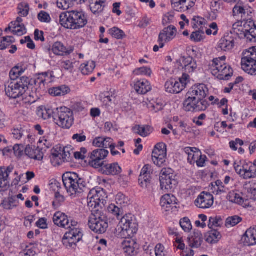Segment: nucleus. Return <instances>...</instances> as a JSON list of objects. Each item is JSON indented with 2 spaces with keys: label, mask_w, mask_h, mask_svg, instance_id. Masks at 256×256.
Returning a JSON list of instances; mask_svg holds the SVG:
<instances>
[{
  "label": "nucleus",
  "mask_w": 256,
  "mask_h": 256,
  "mask_svg": "<svg viewBox=\"0 0 256 256\" xmlns=\"http://www.w3.org/2000/svg\"><path fill=\"white\" fill-rule=\"evenodd\" d=\"M52 220L57 226L69 230L62 238L63 244L68 248H75L76 244L82 240L83 236L82 230L78 228V222L69 220L68 216L61 212H56Z\"/></svg>",
  "instance_id": "1"
},
{
  "label": "nucleus",
  "mask_w": 256,
  "mask_h": 256,
  "mask_svg": "<svg viewBox=\"0 0 256 256\" xmlns=\"http://www.w3.org/2000/svg\"><path fill=\"white\" fill-rule=\"evenodd\" d=\"M93 192H96V191L92 190L88 196L89 200L88 206L90 207L94 206V210H92L88 218V225L89 228L95 233L102 234L106 231L108 227V218L102 208H96L100 200L98 194L92 195Z\"/></svg>",
  "instance_id": "2"
},
{
  "label": "nucleus",
  "mask_w": 256,
  "mask_h": 256,
  "mask_svg": "<svg viewBox=\"0 0 256 256\" xmlns=\"http://www.w3.org/2000/svg\"><path fill=\"white\" fill-rule=\"evenodd\" d=\"M208 90L204 84L192 86L186 94V98L183 103L184 109L186 112L204 111L209 106L205 100Z\"/></svg>",
  "instance_id": "3"
},
{
  "label": "nucleus",
  "mask_w": 256,
  "mask_h": 256,
  "mask_svg": "<svg viewBox=\"0 0 256 256\" xmlns=\"http://www.w3.org/2000/svg\"><path fill=\"white\" fill-rule=\"evenodd\" d=\"M60 22L63 27L70 30H78L88 24V18L82 11L72 10L62 13Z\"/></svg>",
  "instance_id": "4"
},
{
  "label": "nucleus",
  "mask_w": 256,
  "mask_h": 256,
  "mask_svg": "<svg viewBox=\"0 0 256 256\" xmlns=\"http://www.w3.org/2000/svg\"><path fill=\"white\" fill-rule=\"evenodd\" d=\"M64 185L68 194L73 198L78 196L86 190V182L76 173L67 172L62 176Z\"/></svg>",
  "instance_id": "5"
},
{
  "label": "nucleus",
  "mask_w": 256,
  "mask_h": 256,
  "mask_svg": "<svg viewBox=\"0 0 256 256\" xmlns=\"http://www.w3.org/2000/svg\"><path fill=\"white\" fill-rule=\"evenodd\" d=\"M138 224L131 214H126L121 219L116 228L115 234L122 238L131 237L138 231Z\"/></svg>",
  "instance_id": "6"
},
{
  "label": "nucleus",
  "mask_w": 256,
  "mask_h": 256,
  "mask_svg": "<svg viewBox=\"0 0 256 256\" xmlns=\"http://www.w3.org/2000/svg\"><path fill=\"white\" fill-rule=\"evenodd\" d=\"M30 84V78L26 76L11 81L6 87V94L10 98L14 99L22 96L28 90Z\"/></svg>",
  "instance_id": "7"
},
{
  "label": "nucleus",
  "mask_w": 256,
  "mask_h": 256,
  "mask_svg": "<svg viewBox=\"0 0 256 256\" xmlns=\"http://www.w3.org/2000/svg\"><path fill=\"white\" fill-rule=\"evenodd\" d=\"M55 123L64 128L68 129L74 122L73 112L66 107L56 108V112L52 116Z\"/></svg>",
  "instance_id": "8"
},
{
  "label": "nucleus",
  "mask_w": 256,
  "mask_h": 256,
  "mask_svg": "<svg viewBox=\"0 0 256 256\" xmlns=\"http://www.w3.org/2000/svg\"><path fill=\"white\" fill-rule=\"evenodd\" d=\"M176 175L170 168H163L160 172V180L162 190H170L177 184Z\"/></svg>",
  "instance_id": "9"
},
{
  "label": "nucleus",
  "mask_w": 256,
  "mask_h": 256,
  "mask_svg": "<svg viewBox=\"0 0 256 256\" xmlns=\"http://www.w3.org/2000/svg\"><path fill=\"white\" fill-rule=\"evenodd\" d=\"M166 146L164 143L156 145L152 154V160L154 164L160 167L166 162Z\"/></svg>",
  "instance_id": "10"
},
{
  "label": "nucleus",
  "mask_w": 256,
  "mask_h": 256,
  "mask_svg": "<svg viewBox=\"0 0 256 256\" xmlns=\"http://www.w3.org/2000/svg\"><path fill=\"white\" fill-rule=\"evenodd\" d=\"M177 30L174 26L170 25L164 28L160 33L158 42L160 47L162 48L164 44L172 40L176 36Z\"/></svg>",
  "instance_id": "11"
},
{
  "label": "nucleus",
  "mask_w": 256,
  "mask_h": 256,
  "mask_svg": "<svg viewBox=\"0 0 256 256\" xmlns=\"http://www.w3.org/2000/svg\"><path fill=\"white\" fill-rule=\"evenodd\" d=\"M242 32L247 40L251 42H256V24L251 19L246 20L244 24Z\"/></svg>",
  "instance_id": "12"
},
{
  "label": "nucleus",
  "mask_w": 256,
  "mask_h": 256,
  "mask_svg": "<svg viewBox=\"0 0 256 256\" xmlns=\"http://www.w3.org/2000/svg\"><path fill=\"white\" fill-rule=\"evenodd\" d=\"M152 173V166L150 165L146 164L143 167L138 178L139 184L142 188H149L150 187Z\"/></svg>",
  "instance_id": "13"
},
{
  "label": "nucleus",
  "mask_w": 256,
  "mask_h": 256,
  "mask_svg": "<svg viewBox=\"0 0 256 256\" xmlns=\"http://www.w3.org/2000/svg\"><path fill=\"white\" fill-rule=\"evenodd\" d=\"M196 205L200 208H208L214 204V197L210 193L202 192L195 201Z\"/></svg>",
  "instance_id": "14"
},
{
  "label": "nucleus",
  "mask_w": 256,
  "mask_h": 256,
  "mask_svg": "<svg viewBox=\"0 0 256 256\" xmlns=\"http://www.w3.org/2000/svg\"><path fill=\"white\" fill-rule=\"evenodd\" d=\"M248 9L244 6V4L240 0L237 2L232 10V14L234 16L240 17L244 22L247 20L246 18L249 16L250 14Z\"/></svg>",
  "instance_id": "15"
},
{
  "label": "nucleus",
  "mask_w": 256,
  "mask_h": 256,
  "mask_svg": "<svg viewBox=\"0 0 256 256\" xmlns=\"http://www.w3.org/2000/svg\"><path fill=\"white\" fill-rule=\"evenodd\" d=\"M180 61L185 72H193L197 68L196 62L191 56H182Z\"/></svg>",
  "instance_id": "16"
},
{
  "label": "nucleus",
  "mask_w": 256,
  "mask_h": 256,
  "mask_svg": "<svg viewBox=\"0 0 256 256\" xmlns=\"http://www.w3.org/2000/svg\"><path fill=\"white\" fill-rule=\"evenodd\" d=\"M188 245L192 248H198L201 246L203 242V236L202 232L194 230L193 232L188 238Z\"/></svg>",
  "instance_id": "17"
},
{
  "label": "nucleus",
  "mask_w": 256,
  "mask_h": 256,
  "mask_svg": "<svg viewBox=\"0 0 256 256\" xmlns=\"http://www.w3.org/2000/svg\"><path fill=\"white\" fill-rule=\"evenodd\" d=\"M42 148L39 147L30 146L28 144L25 148L24 153L26 156L30 158L41 160L44 157V154L42 152Z\"/></svg>",
  "instance_id": "18"
},
{
  "label": "nucleus",
  "mask_w": 256,
  "mask_h": 256,
  "mask_svg": "<svg viewBox=\"0 0 256 256\" xmlns=\"http://www.w3.org/2000/svg\"><path fill=\"white\" fill-rule=\"evenodd\" d=\"M13 170L14 166H10L6 168H0V192L4 191L7 186L8 176Z\"/></svg>",
  "instance_id": "19"
},
{
  "label": "nucleus",
  "mask_w": 256,
  "mask_h": 256,
  "mask_svg": "<svg viewBox=\"0 0 256 256\" xmlns=\"http://www.w3.org/2000/svg\"><path fill=\"white\" fill-rule=\"evenodd\" d=\"M100 171L106 175H118L121 172L122 169L118 163L108 164L105 162Z\"/></svg>",
  "instance_id": "20"
},
{
  "label": "nucleus",
  "mask_w": 256,
  "mask_h": 256,
  "mask_svg": "<svg viewBox=\"0 0 256 256\" xmlns=\"http://www.w3.org/2000/svg\"><path fill=\"white\" fill-rule=\"evenodd\" d=\"M166 92L170 94H178L184 90L183 85L175 80H170L165 84Z\"/></svg>",
  "instance_id": "21"
},
{
  "label": "nucleus",
  "mask_w": 256,
  "mask_h": 256,
  "mask_svg": "<svg viewBox=\"0 0 256 256\" xmlns=\"http://www.w3.org/2000/svg\"><path fill=\"white\" fill-rule=\"evenodd\" d=\"M242 240L244 244L248 246L256 244V227L247 230L242 237Z\"/></svg>",
  "instance_id": "22"
},
{
  "label": "nucleus",
  "mask_w": 256,
  "mask_h": 256,
  "mask_svg": "<svg viewBox=\"0 0 256 256\" xmlns=\"http://www.w3.org/2000/svg\"><path fill=\"white\" fill-rule=\"evenodd\" d=\"M234 40L229 36H225L219 42L218 48L224 51H229L234 46Z\"/></svg>",
  "instance_id": "23"
},
{
  "label": "nucleus",
  "mask_w": 256,
  "mask_h": 256,
  "mask_svg": "<svg viewBox=\"0 0 256 256\" xmlns=\"http://www.w3.org/2000/svg\"><path fill=\"white\" fill-rule=\"evenodd\" d=\"M136 245V242L131 239L125 240L122 242V246L124 253L128 256H134L137 254L138 250L136 249L134 246Z\"/></svg>",
  "instance_id": "24"
},
{
  "label": "nucleus",
  "mask_w": 256,
  "mask_h": 256,
  "mask_svg": "<svg viewBox=\"0 0 256 256\" xmlns=\"http://www.w3.org/2000/svg\"><path fill=\"white\" fill-rule=\"evenodd\" d=\"M177 201L176 198L174 195L166 194L162 197L160 205L162 208H168L176 204Z\"/></svg>",
  "instance_id": "25"
},
{
  "label": "nucleus",
  "mask_w": 256,
  "mask_h": 256,
  "mask_svg": "<svg viewBox=\"0 0 256 256\" xmlns=\"http://www.w3.org/2000/svg\"><path fill=\"white\" fill-rule=\"evenodd\" d=\"M134 89L138 93L144 94L150 90L151 86L147 80L138 81L134 84Z\"/></svg>",
  "instance_id": "26"
},
{
  "label": "nucleus",
  "mask_w": 256,
  "mask_h": 256,
  "mask_svg": "<svg viewBox=\"0 0 256 256\" xmlns=\"http://www.w3.org/2000/svg\"><path fill=\"white\" fill-rule=\"evenodd\" d=\"M106 0H91L90 3V8L94 14L102 12L104 7Z\"/></svg>",
  "instance_id": "27"
},
{
  "label": "nucleus",
  "mask_w": 256,
  "mask_h": 256,
  "mask_svg": "<svg viewBox=\"0 0 256 256\" xmlns=\"http://www.w3.org/2000/svg\"><path fill=\"white\" fill-rule=\"evenodd\" d=\"M52 50L56 55L63 56L64 54H70L73 50L70 49L68 50L62 42H57L53 44Z\"/></svg>",
  "instance_id": "28"
},
{
  "label": "nucleus",
  "mask_w": 256,
  "mask_h": 256,
  "mask_svg": "<svg viewBox=\"0 0 256 256\" xmlns=\"http://www.w3.org/2000/svg\"><path fill=\"white\" fill-rule=\"evenodd\" d=\"M244 56L242 58V62H256V47L250 48L244 52Z\"/></svg>",
  "instance_id": "29"
},
{
  "label": "nucleus",
  "mask_w": 256,
  "mask_h": 256,
  "mask_svg": "<svg viewBox=\"0 0 256 256\" xmlns=\"http://www.w3.org/2000/svg\"><path fill=\"white\" fill-rule=\"evenodd\" d=\"M232 69L230 66L226 64L217 75V78L220 80H228L232 76Z\"/></svg>",
  "instance_id": "30"
},
{
  "label": "nucleus",
  "mask_w": 256,
  "mask_h": 256,
  "mask_svg": "<svg viewBox=\"0 0 256 256\" xmlns=\"http://www.w3.org/2000/svg\"><path fill=\"white\" fill-rule=\"evenodd\" d=\"M70 90L68 87L66 86H62L58 87L50 88L49 93L51 95L55 96H64Z\"/></svg>",
  "instance_id": "31"
},
{
  "label": "nucleus",
  "mask_w": 256,
  "mask_h": 256,
  "mask_svg": "<svg viewBox=\"0 0 256 256\" xmlns=\"http://www.w3.org/2000/svg\"><path fill=\"white\" fill-rule=\"evenodd\" d=\"M173 8L178 12H184L191 8L189 4L186 2H182L180 0H171Z\"/></svg>",
  "instance_id": "32"
},
{
  "label": "nucleus",
  "mask_w": 256,
  "mask_h": 256,
  "mask_svg": "<svg viewBox=\"0 0 256 256\" xmlns=\"http://www.w3.org/2000/svg\"><path fill=\"white\" fill-rule=\"evenodd\" d=\"M134 131L142 137L148 136L152 132V128L148 126H136L133 128Z\"/></svg>",
  "instance_id": "33"
},
{
  "label": "nucleus",
  "mask_w": 256,
  "mask_h": 256,
  "mask_svg": "<svg viewBox=\"0 0 256 256\" xmlns=\"http://www.w3.org/2000/svg\"><path fill=\"white\" fill-rule=\"evenodd\" d=\"M106 162L96 157V155L94 156V154H90L88 164L92 167L95 168H100L101 170Z\"/></svg>",
  "instance_id": "34"
},
{
  "label": "nucleus",
  "mask_w": 256,
  "mask_h": 256,
  "mask_svg": "<svg viewBox=\"0 0 256 256\" xmlns=\"http://www.w3.org/2000/svg\"><path fill=\"white\" fill-rule=\"evenodd\" d=\"M12 135L13 137L16 140H20L23 136H27L28 139L31 138L32 136L30 134H27V132L24 130V128L22 126H18L16 128H14L12 130Z\"/></svg>",
  "instance_id": "35"
},
{
  "label": "nucleus",
  "mask_w": 256,
  "mask_h": 256,
  "mask_svg": "<svg viewBox=\"0 0 256 256\" xmlns=\"http://www.w3.org/2000/svg\"><path fill=\"white\" fill-rule=\"evenodd\" d=\"M50 158V159L52 164L54 166H60L63 162H64L61 156V154L59 153L56 150H54V152H52Z\"/></svg>",
  "instance_id": "36"
},
{
  "label": "nucleus",
  "mask_w": 256,
  "mask_h": 256,
  "mask_svg": "<svg viewBox=\"0 0 256 256\" xmlns=\"http://www.w3.org/2000/svg\"><path fill=\"white\" fill-rule=\"evenodd\" d=\"M234 168L236 172L244 178V174L250 170V164H249L248 162L244 164L242 166H240L235 162L234 164Z\"/></svg>",
  "instance_id": "37"
},
{
  "label": "nucleus",
  "mask_w": 256,
  "mask_h": 256,
  "mask_svg": "<svg viewBox=\"0 0 256 256\" xmlns=\"http://www.w3.org/2000/svg\"><path fill=\"white\" fill-rule=\"evenodd\" d=\"M95 68V62L94 61H91L86 64H82L80 69L84 75H88L94 70Z\"/></svg>",
  "instance_id": "38"
},
{
  "label": "nucleus",
  "mask_w": 256,
  "mask_h": 256,
  "mask_svg": "<svg viewBox=\"0 0 256 256\" xmlns=\"http://www.w3.org/2000/svg\"><path fill=\"white\" fill-rule=\"evenodd\" d=\"M101 102L106 106H110L114 100L115 97L110 94L108 92L101 93L100 95Z\"/></svg>",
  "instance_id": "39"
},
{
  "label": "nucleus",
  "mask_w": 256,
  "mask_h": 256,
  "mask_svg": "<svg viewBox=\"0 0 256 256\" xmlns=\"http://www.w3.org/2000/svg\"><path fill=\"white\" fill-rule=\"evenodd\" d=\"M222 224V220L220 216H214L209 218L208 226L210 229L215 230L216 228L220 227Z\"/></svg>",
  "instance_id": "40"
},
{
  "label": "nucleus",
  "mask_w": 256,
  "mask_h": 256,
  "mask_svg": "<svg viewBox=\"0 0 256 256\" xmlns=\"http://www.w3.org/2000/svg\"><path fill=\"white\" fill-rule=\"evenodd\" d=\"M18 203L16 200V196H12L8 198V200H4L2 205L4 209L10 210L16 207L18 205Z\"/></svg>",
  "instance_id": "41"
},
{
  "label": "nucleus",
  "mask_w": 256,
  "mask_h": 256,
  "mask_svg": "<svg viewBox=\"0 0 256 256\" xmlns=\"http://www.w3.org/2000/svg\"><path fill=\"white\" fill-rule=\"evenodd\" d=\"M222 238L220 232L216 230H212L208 233V236L206 238V241L210 243H216Z\"/></svg>",
  "instance_id": "42"
},
{
  "label": "nucleus",
  "mask_w": 256,
  "mask_h": 256,
  "mask_svg": "<svg viewBox=\"0 0 256 256\" xmlns=\"http://www.w3.org/2000/svg\"><path fill=\"white\" fill-rule=\"evenodd\" d=\"M242 68L246 72L252 75L256 74V62H242Z\"/></svg>",
  "instance_id": "43"
},
{
  "label": "nucleus",
  "mask_w": 256,
  "mask_h": 256,
  "mask_svg": "<svg viewBox=\"0 0 256 256\" xmlns=\"http://www.w3.org/2000/svg\"><path fill=\"white\" fill-rule=\"evenodd\" d=\"M227 199L232 202L240 204H242L244 202L243 198L234 192H229L227 196Z\"/></svg>",
  "instance_id": "44"
},
{
  "label": "nucleus",
  "mask_w": 256,
  "mask_h": 256,
  "mask_svg": "<svg viewBox=\"0 0 256 256\" xmlns=\"http://www.w3.org/2000/svg\"><path fill=\"white\" fill-rule=\"evenodd\" d=\"M22 20L20 17H18L16 22L17 26H18V29L16 30H12V32L14 34H17L18 36H22L26 33V28L24 25L22 24Z\"/></svg>",
  "instance_id": "45"
},
{
  "label": "nucleus",
  "mask_w": 256,
  "mask_h": 256,
  "mask_svg": "<svg viewBox=\"0 0 256 256\" xmlns=\"http://www.w3.org/2000/svg\"><path fill=\"white\" fill-rule=\"evenodd\" d=\"M24 72V70L22 68L18 66H15L12 68L10 72V77L11 79V81L20 79V78H19V76H20Z\"/></svg>",
  "instance_id": "46"
},
{
  "label": "nucleus",
  "mask_w": 256,
  "mask_h": 256,
  "mask_svg": "<svg viewBox=\"0 0 256 256\" xmlns=\"http://www.w3.org/2000/svg\"><path fill=\"white\" fill-rule=\"evenodd\" d=\"M116 201L117 205L120 207L126 206L129 202V199L126 197L123 194L119 192L116 196Z\"/></svg>",
  "instance_id": "47"
},
{
  "label": "nucleus",
  "mask_w": 256,
  "mask_h": 256,
  "mask_svg": "<svg viewBox=\"0 0 256 256\" xmlns=\"http://www.w3.org/2000/svg\"><path fill=\"white\" fill-rule=\"evenodd\" d=\"M109 34L117 39H122L126 36L124 32L120 28L114 27L108 30Z\"/></svg>",
  "instance_id": "48"
},
{
  "label": "nucleus",
  "mask_w": 256,
  "mask_h": 256,
  "mask_svg": "<svg viewBox=\"0 0 256 256\" xmlns=\"http://www.w3.org/2000/svg\"><path fill=\"white\" fill-rule=\"evenodd\" d=\"M54 198L55 200L52 202V206L56 209L59 208L62 204L64 202L65 198L58 191L55 192Z\"/></svg>",
  "instance_id": "49"
},
{
  "label": "nucleus",
  "mask_w": 256,
  "mask_h": 256,
  "mask_svg": "<svg viewBox=\"0 0 256 256\" xmlns=\"http://www.w3.org/2000/svg\"><path fill=\"white\" fill-rule=\"evenodd\" d=\"M180 224L182 230L186 232H188L192 229L190 221L187 217L182 218L180 220Z\"/></svg>",
  "instance_id": "50"
},
{
  "label": "nucleus",
  "mask_w": 256,
  "mask_h": 256,
  "mask_svg": "<svg viewBox=\"0 0 256 256\" xmlns=\"http://www.w3.org/2000/svg\"><path fill=\"white\" fill-rule=\"evenodd\" d=\"M108 210L116 217L122 214L123 210L122 208L119 206H116L114 204H111L108 208Z\"/></svg>",
  "instance_id": "51"
},
{
  "label": "nucleus",
  "mask_w": 256,
  "mask_h": 256,
  "mask_svg": "<svg viewBox=\"0 0 256 256\" xmlns=\"http://www.w3.org/2000/svg\"><path fill=\"white\" fill-rule=\"evenodd\" d=\"M36 252L32 245L27 246L26 248L20 253V256H36Z\"/></svg>",
  "instance_id": "52"
},
{
  "label": "nucleus",
  "mask_w": 256,
  "mask_h": 256,
  "mask_svg": "<svg viewBox=\"0 0 256 256\" xmlns=\"http://www.w3.org/2000/svg\"><path fill=\"white\" fill-rule=\"evenodd\" d=\"M91 154H94V156L96 155V157L99 158L102 160H104L108 156V151L104 148L97 149L94 150Z\"/></svg>",
  "instance_id": "53"
},
{
  "label": "nucleus",
  "mask_w": 256,
  "mask_h": 256,
  "mask_svg": "<svg viewBox=\"0 0 256 256\" xmlns=\"http://www.w3.org/2000/svg\"><path fill=\"white\" fill-rule=\"evenodd\" d=\"M204 32L202 30H198L193 32L190 36V40L194 42H200L204 38Z\"/></svg>",
  "instance_id": "54"
},
{
  "label": "nucleus",
  "mask_w": 256,
  "mask_h": 256,
  "mask_svg": "<svg viewBox=\"0 0 256 256\" xmlns=\"http://www.w3.org/2000/svg\"><path fill=\"white\" fill-rule=\"evenodd\" d=\"M242 218L238 216H234L231 217H228L226 220V226H234L239 224L240 222H242Z\"/></svg>",
  "instance_id": "55"
},
{
  "label": "nucleus",
  "mask_w": 256,
  "mask_h": 256,
  "mask_svg": "<svg viewBox=\"0 0 256 256\" xmlns=\"http://www.w3.org/2000/svg\"><path fill=\"white\" fill-rule=\"evenodd\" d=\"M250 164V170L244 174V179L250 178L256 176V164L249 162Z\"/></svg>",
  "instance_id": "56"
},
{
  "label": "nucleus",
  "mask_w": 256,
  "mask_h": 256,
  "mask_svg": "<svg viewBox=\"0 0 256 256\" xmlns=\"http://www.w3.org/2000/svg\"><path fill=\"white\" fill-rule=\"evenodd\" d=\"M24 146L22 144H16L12 148L14 154L17 157H20L24 154V150H25Z\"/></svg>",
  "instance_id": "57"
},
{
  "label": "nucleus",
  "mask_w": 256,
  "mask_h": 256,
  "mask_svg": "<svg viewBox=\"0 0 256 256\" xmlns=\"http://www.w3.org/2000/svg\"><path fill=\"white\" fill-rule=\"evenodd\" d=\"M55 112H56V110L54 112L52 109L45 108L39 112V114H41L43 119L47 120L52 116Z\"/></svg>",
  "instance_id": "58"
},
{
  "label": "nucleus",
  "mask_w": 256,
  "mask_h": 256,
  "mask_svg": "<svg viewBox=\"0 0 256 256\" xmlns=\"http://www.w3.org/2000/svg\"><path fill=\"white\" fill-rule=\"evenodd\" d=\"M192 26L194 28H197L202 26L205 23V20L200 16H194L192 19Z\"/></svg>",
  "instance_id": "59"
},
{
  "label": "nucleus",
  "mask_w": 256,
  "mask_h": 256,
  "mask_svg": "<svg viewBox=\"0 0 256 256\" xmlns=\"http://www.w3.org/2000/svg\"><path fill=\"white\" fill-rule=\"evenodd\" d=\"M134 72L137 75L142 74L148 76H150L152 72L150 68L148 67H142L136 68L134 70Z\"/></svg>",
  "instance_id": "60"
},
{
  "label": "nucleus",
  "mask_w": 256,
  "mask_h": 256,
  "mask_svg": "<svg viewBox=\"0 0 256 256\" xmlns=\"http://www.w3.org/2000/svg\"><path fill=\"white\" fill-rule=\"evenodd\" d=\"M38 18L40 22H42L48 23L50 22L51 20L50 14L44 11H41L38 14Z\"/></svg>",
  "instance_id": "61"
},
{
  "label": "nucleus",
  "mask_w": 256,
  "mask_h": 256,
  "mask_svg": "<svg viewBox=\"0 0 256 256\" xmlns=\"http://www.w3.org/2000/svg\"><path fill=\"white\" fill-rule=\"evenodd\" d=\"M72 2L68 0H57V6L60 8L67 10L70 7Z\"/></svg>",
  "instance_id": "62"
},
{
  "label": "nucleus",
  "mask_w": 256,
  "mask_h": 256,
  "mask_svg": "<svg viewBox=\"0 0 256 256\" xmlns=\"http://www.w3.org/2000/svg\"><path fill=\"white\" fill-rule=\"evenodd\" d=\"M184 152L188 154V162L192 164L194 163V148L186 147L184 149Z\"/></svg>",
  "instance_id": "63"
},
{
  "label": "nucleus",
  "mask_w": 256,
  "mask_h": 256,
  "mask_svg": "<svg viewBox=\"0 0 256 256\" xmlns=\"http://www.w3.org/2000/svg\"><path fill=\"white\" fill-rule=\"evenodd\" d=\"M216 62H218L217 59H214L209 64V69L211 70L212 74L217 77L218 72V67H216L218 66Z\"/></svg>",
  "instance_id": "64"
}]
</instances>
